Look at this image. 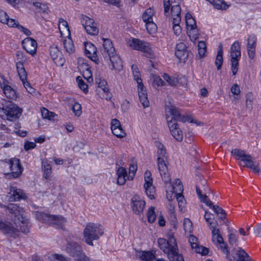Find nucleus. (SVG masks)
<instances>
[{"label": "nucleus", "instance_id": "1", "mask_svg": "<svg viewBox=\"0 0 261 261\" xmlns=\"http://www.w3.org/2000/svg\"><path fill=\"white\" fill-rule=\"evenodd\" d=\"M13 216L14 224L0 220V230L5 233L12 234L17 231L27 233L29 230V220L23 208L16 204L5 206Z\"/></svg>", "mask_w": 261, "mask_h": 261}, {"label": "nucleus", "instance_id": "2", "mask_svg": "<svg viewBox=\"0 0 261 261\" xmlns=\"http://www.w3.org/2000/svg\"><path fill=\"white\" fill-rule=\"evenodd\" d=\"M165 113L167 122L170 130H175L178 129L177 121L182 122H189L194 123L196 125L202 124L201 122L193 119L190 116L181 115L178 109L173 106L166 107Z\"/></svg>", "mask_w": 261, "mask_h": 261}, {"label": "nucleus", "instance_id": "3", "mask_svg": "<svg viewBox=\"0 0 261 261\" xmlns=\"http://www.w3.org/2000/svg\"><path fill=\"white\" fill-rule=\"evenodd\" d=\"M158 244L160 248L170 259L176 257V261H184L183 257L178 253L176 240L172 234L168 236V240L164 238H159Z\"/></svg>", "mask_w": 261, "mask_h": 261}, {"label": "nucleus", "instance_id": "4", "mask_svg": "<svg viewBox=\"0 0 261 261\" xmlns=\"http://www.w3.org/2000/svg\"><path fill=\"white\" fill-rule=\"evenodd\" d=\"M104 228L99 223L88 222L86 223L83 232L85 243L93 246V241H97L103 234Z\"/></svg>", "mask_w": 261, "mask_h": 261}, {"label": "nucleus", "instance_id": "5", "mask_svg": "<svg viewBox=\"0 0 261 261\" xmlns=\"http://www.w3.org/2000/svg\"><path fill=\"white\" fill-rule=\"evenodd\" d=\"M231 154L237 160L241 161L244 167L250 169L254 173L259 174L260 170L259 164L250 154L238 148L232 149Z\"/></svg>", "mask_w": 261, "mask_h": 261}, {"label": "nucleus", "instance_id": "6", "mask_svg": "<svg viewBox=\"0 0 261 261\" xmlns=\"http://www.w3.org/2000/svg\"><path fill=\"white\" fill-rule=\"evenodd\" d=\"M155 145L158 148V165L160 175L165 182L170 180V174L167 167L166 150L164 146L160 142L155 141Z\"/></svg>", "mask_w": 261, "mask_h": 261}, {"label": "nucleus", "instance_id": "7", "mask_svg": "<svg viewBox=\"0 0 261 261\" xmlns=\"http://www.w3.org/2000/svg\"><path fill=\"white\" fill-rule=\"evenodd\" d=\"M132 70L134 79L137 83L138 92L139 99L144 108L149 106V100L147 97V94L141 78V74L138 67L135 65L132 66Z\"/></svg>", "mask_w": 261, "mask_h": 261}, {"label": "nucleus", "instance_id": "8", "mask_svg": "<svg viewBox=\"0 0 261 261\" xmlns=\"http://www.w3.org/2000/svg\"><path fill=\"white\" fill-rule=\"evenodd\" d=\"M21 113V109L11 101H7L0 108V117L10 121L17 119Z\"/></svg>", "mask_w": 261, "mask_h": 261}, {"label": "nucleus", "instance_id": "9", "mask_svg": "<svg viewBox=\"0 0 261 261\" xmlns=\"http://www.w3.org/2000/svg\"><path fill=\"white\" fill-rule=\"evenodd\" d=\"M241 56L240 44L238 41H236L231 45L230 50L231 70L233 75H236L238 72L239 61Z\"/></svg>", "mask_w": 261, "mask_h": 261}, {"label": "nucleus", "instance_id": "10", "mask_svg": "<svg viewBox=\"0 0 261 261\" xmlns=\"http://www.w3.org/2000/svg\"><path fill=\"white\" fill-rule=\"evenodd\" d=\"M36 217L40 221L56 225L57 227H61L66 222V219L60 216L50 215L37 212Z\"/></svg>", "mask_w": 261, "mask_h": 261}, {"label": "nucleus", "instance_id": "11", "mask_svg": "<svg viewBox=\"0 0 261 261\" xmlns=\"http://www.w3.org/2000/svg\"><path fill=\"white\" fill-rule=\"evenodd\" d=\"M128 44L133 49L144 53L147 57L150 58L152 55V50L149 44L147 42L132 38L128 41Z\"/></svg>", "mask_w": 261, "mask_h": 261}, {"label": "nucleus", "instance_id": "12", "mask_svg": "<svg viewBox=\"0 0 261 261\" xmlns=\"http://www.w3.org/2000/svg\"><path fill=\"white\" fill-rule=\"evenodd\" d=\"M212 233V241L219 249H221L223 253L227 255L229 254L227 245L225 243L220 233L219 226L212 227L210 229Z\"/></svg>", "mask_w": 261, "mask_h": 261}, {"label": "nucleus", "instance_id": "13", "mask_svg": "<svg viewBox=\"0 0 261 261\" xmlns=\"http://www.w3.org/2000/svg\"><path fill=\"white\" fill-rule=\"evenodd\" d=\"M104 59L107 63L108 67L111 70L120 71L122 69L123 65L122 60L116 53L104 58Z\"/></svg>", "mask_w": 261, "mask_h": 261}, {"label": "nucleus", "instance_id": "14", "mask_svg": "<svg viewBox=\"0 0 261 261\" xmlns=\"http://www.w3.org/2000/svg\"><path fill=\"white\" fill-rule=\"evenodd\" d=\"M145 205V201L141 196L137 194L133 196L131 199L130 206L135 214L141 215L144 211Z\"/></svg>", "mask_w": 261, "mask_h": 261}, {"label": "nucleus", "instance_id": "15", "mask_svg": "<svg viewBox=\"0 0 261 261\" xmlns=\"http://www.w3.org/2000/svg\"><path fill=\"white\" fill-rule=\"evenodd\" d=\"M144 188L146 195L150 199H154L155 198V191L152 185L153 180L151 177V174L149 171L147 170L144 173Z\"/></svg>", "mask_w": 261, "mask_h": 261}, {"label": "nucleus", "instance_id": "16", "mask_svg": "<svg viewBox=\"0 0 261 261\" xmlns=\"http://www.w3.org/2000/svg\"><path fill=\"white\" fill-rule=\"evenodd\" d=\"M0 87L3 90L4 95L8 99H14L16 98L15 91L11 87L9 82L2 75H0Z\"/></svg>", "mask_w": 261, "mask_h": 261}, {"label": "nucleus", "instance_id": "17", "mask_svg": "<svg viewBox=\"0 0 261 261\" xmlns=\"http://www.w3.org/2000/svg\"><path fill=\"white\" fill-rule=\"evenodd\" d=\"M95 80L98 88L97 92L99 96L101 98L105 99L107 100L110 99L111 94L109 91L106 81L98 77H96Z\"/></svg>", "mask_w": 261, "mask_h": 261}, {"label": "nucleus", "instance_id": "18", "mask_svg": "<svg viewBox=\"0 0 261 261\" xmlns=\"http://www.w3.org/2000/svg\"><path fill=\"white\" fill-rule=\"evenodd\" d=\"M50 56L56 65L58 66H62L65 63V60L63 57L62 52L59 50L57 46H52L50 47Z\"/></svg>", "mask_w": 261, "mask_h": 261}, {"label": "nucleus", "instance_id": "19", "mask_svg": "<svg viewBox=\"0 0 261 261\" xmlns=\"http://www.w3.org/2000/svg\"><path fill=\"white\" fill-rule=\"evenodd\" d=\"M83 27L87 34L91 35H95L98 32V30L94 23V20L86 16L83 15Z\"/></svg>", "mask_w": 261, "mask_h": 261}, {"label": "nucleus", "instance_id": "20", "mask_svg": "<svg viewBox=\"0 0 261 261\" xmlns=\"http://www.w3.org/2000/svg\"><path fill=\"white\" fill-rule=\"evenodd\" d=\"M10 170L11 171V174L14 178L19 177L22 171V168L21 167L19 160L17 159L14 158L11 159L8 163Z\"/></svg>", "mask_w": 261, "mask_h": 261}, {"label": "nucleus", "instance_id": "21", "mask_svg": "<svg viewBox=\"0 0 261 261\" xmlns=\"http://www.w3.org/2000/svg\"><path fill=\"white\" fill-rule=\"evenodd\" d=\"M175 55L181 61L185 62L188 57L187 45L185 42H179L177 43Z\"/></svg>", "mask_w": 261, "mask_h": 261}, {"label": "nucleus", "instance_id": "22", "mask_svg": "<svg viewBox=\"0 0 261 261\" xmlns=\"http://www.w3.org/2000/svg\"><path fill=\"white\" fill-rule=\"evenodd\" d=\"M103 47L101 50L102 57L104 58L116 53L111 39L109 38H102Z\"/></svg>", "mask_w": 261, "mask_h": 261}, {"label": "nucleus", "instance_id": "23", "mask_svg": "<svg viewBox=\"0 0 261 261\" xmlns=\"http://www.w3.org/2000/svg\"><path fill=\"white\" fill-rule=\"evenodd\" d=\"M136 256L143 261H165L163 259H157L152 251H136Z\"/></svg>", "mask_w": 261, "mask_h": 261}, {"label": "nucleus", "instance_id": "24", "mask_svg": "<svg viewBox=\"0 0 261 261\" xmlns=\"http://www.w3.org/2000/svg\"><path fill=\"white\" fill-rule=\"evenodd\" d=\"M23 48L26 51L31 55L36 54L37 44L36 41L33 38L27 37L23 39L22 42Z\"/></svg>", "mask_w": 261, "mask_h": 261}, {"label": "nucleus", "instance_id": "25", "mask_svg": "<svg viewBox=\"0 0 261 261\" xmlns=\"http://www.w3.org/2000/svg\"><path fill=\"white\" fill-rule=\"evenodd\" d=\"M247 45V50L248 57L253 59L255 55V47L256 43V37L254 35H248Z\"/></svg>", "mask_w": 261, "mask_h": 261}, {"label": "nucleus", "instance_id": "26", "mask_svg": "<svg viewBox=\"0 0 261 261\" xmlns=\"http://www.w3.org/2000/svg\"><path fill=\"white\" fill-rule=\"evenodd\" d=\"M84 52L85 55L90 60L95 61L97 60L96 48L91 42H84Z\"/></svg>", "mask_w": 261, "mask_h": 261}, {"label": "nucleus", "instance_id": "27", "mask_svg": "<svg viewBox=\"0 0 261 261\" xmlns=\"http://www.w3.org/2000/svg\"><path fill=\"white\" fill-rule=\"evenodd\" d=\"M81 251V246L75 242H71L67 247V251L73 255L76 259H80Z\"/></svg>", "mask_w": 261, "mask_h": 261}, {"label": "nucleus", "instance_id": "28", "mask_svg": "<svg viewBox=\"0 0 261 261\" xmlns=\"http://www.w3.org/2000/svg\"><path fill=\"white\" fill-rule=\"evenodd\" d=\"M58 28L62 37H69L70 31L67 22L63 18H60L58 21Z\"/></svg>", "mask_w": 261, "mask_h": 261}, {"label": "nucleus", "instance_id": "29", "mask_svg": "<svg viewBox=\"0 0 261 261\" xmlns=\"http://www.w3.org/2000/svg\"><path fill=\"white\" fill-rule=\"evenodd\" d=\"M170 9V16H171L173 20L174 21V22L177 23L178 22H180L181 8L180 5L178 4L172 5L171 9Z\"/></svg>", "mask_w": 261, "mask_h": 261}, {"label": "nucleus", "instance_id": "30", "mask_svg": "<svg viewBox=\"0 0 261 261\" xmlns=\"http://www.w3.org/2000/svg\"><path fill=\"white\" fill-rule=\"evenodd\" d=\"M0 22L6 24L9 27H13L16 23V20L12 18H9L6 12L0 9Z\"/></svg>", "mask_w": 261, "mask_h": 261}, {"label": "nucleus", "instance_id": "31", "mask_svg": "<svg viewBox=\"0 0 261 261\" xmlns=\"http://www.w3.org/2000/svg\"><path fill=\"white\" fill-rule=\"evenodd\" d=\"M116 174L117 176V184L120 186L124 185L126 182V177L127 176L126 169L124 167H119L117 169Z\"/></svg>", "mask_w": 261, "mask_h": 261}, {"label": "nucleus", "instance_id": "32", "mask_svg": "<svg viewBox=\"0 0 261 261\" xmlns=\"http://www.w3.org/2000/svg\"><path fill=\"white\" fill-rule=\"evenodd\" d=\"M170 180H171L170 178ZM170 181V180L167 182L164 181L166 184V197L169 201H171L177 196V194L181 193L180 192H175V189H173L172 186H171V184L169 182Z\"/></svg>", "mask_w": 261, "mask_h": 261}, {"label": "nucleus", "instance_id": "33", "mask_svg": "<svg viewBox=\"0 0 261 261\" xmlns=\"http://www.w3.org/2000/svg\"><path fill=\"white\" fill-rule=\"evenodd\" d=\"M204 217L210 229L212 228V227H215L219 226L217 221L215 219L214 215L210 212L205 211Z\"/></svg>", "mask_w": 261, "mask_h": 261}, {"label": "nucleus", "instance_id": "34", "mask_svg": "<svg viewBox=\"0 0 261 261\" xmlns=\"http://www.w3.org/2000/svg\"><path fill=\"white\" fill-rule=\"evenodd\" d=\"M196 189L197 194L200 200V201L205 203L207 206L211 208L214 205L212 202L208 198L207 196L206 195H203L201 194L199 186H197L196 187Z\"/></svg>", "mask_w": 261, "mask_h": 261}, {"label": "nucleus", "instance_id": "35", "mask_svg": "<svg viewBox=\"0 0 261 261\" xmlns=\"http://www.w3.org/2000/svg\"><path fill=\"white\" fill-rule=\"evenodd\" d=\"M223 47L222 45H220L218 48L217 54L215 63L218 70L220 69L223 63Z\"/></svg>", "mask_w": 261, "mask_h": 261}, {"label": "nucleus", "instance_id": "36", "mask_svg": "<svg viewBox=\"0 0 261 261\" xmlns=\"http://www.w3.org/2000/svg\"><path fill=\"white\" fill-rule=\"evenodd\" d=\"M66 38L63 41V45L66 51L69 54H71L74 51V45L71 40L70 36L65 37Z\"/></svg>", "mask_w": 261, "mask_h": 261}, {"label": "nucleus", "instance_id": "37", "mask_svg": "<svg viewBox=\"0 0 261 261\" xmlns=\"http://www.w3.org/2000/svg\"><path fill=\"white\" fill-rule=\"evenodd\" d=\"M154 14V10L152 8L147 9L142 15V19L144 22L152 21V17Z\"/></svg>", "mask_w": 261, "mask_h": 261}, {"label": "nucleus", "instance_id": "38", "mask_svg": "<svg viewBox=\"0 0 261 261\" xmlns=\"http://www.w3.org/2000/svg\"><path fill=\"white\" fill-rule=\"evenodd\" d=\"M217 10H226L229 6L224 0H213L211 4Z\"/></svg>", "mask_w": 261, "mask_h": 261}, {"label": "nucleus", "instance_id": "39", "mask_svg": "<svg viewBox=\"0 0 261 261\" xmlns=\"http://www.w3.org/2000/svg\"><path fill=\"white\" fill-rule=\"evenodd\" d=\"M10 194L14 200H19L20 199H24L26 197L25 194L20 189H13L10 191Z\"/></svg>", "mask_w": 261, "mask_h": 261}, {"label": "nucleus", "instance_id": "40", "mask_svg": "<svg viewBox=\"0 0 261 261\" xmlns=\"http://www.w3.org/2000/svg\"><path fill=\"white\" fill-rule=\"evenodd\" d=\"M185 20L187 26V29L191 28H194L196 26V22L195 19L189 13H187L185 15Z\"/></svg>", "mask_w": 261, "mask_h": 261}, {"label": "nucleus", "instance_id": "41", "mask_svg": "<svg viewBox=\"0 0 261 261\" xmlns=\"http://www.w3.org/2000/svg\"><path fill=\"white\" fill-rule=\"evenodd\" d=\"M187 34L192 41H195L199 36L198 30L197 27L187 29Z\"/></svg>", "mask_w": 261, "mask_h": 261}, {"label": "nucleus", "instance_id": "42", "mask_svg": "<svg viewBox=\"0 0 261 261\" xmlns=\"http://www.w3.org/2000/svg\"><path fill=\"white\" fill-rule=\"evenodd\" d=\"M41 113L43 118L49 120H54L55 117L56 116L55 113L49 111L45 108H42L41 110Z\"/></svg>", "mask_w": 261, "mask_h": 261}, {"label": "nucleus", "instance_id": "43", "mask_svg": "<svg viewBox=\"0 0 261 261\" xmlns=\"http://www.w3.org/2000/svg\"><path fill=\"white\" fill-rule=\"evenodd\" d=\"M237 255L238 256V261H250V258L248 255L241 248H239L238 250Z\"/></svg>", "mask_w": 261, "mask_h": 261}, {"label": "nucleus", "instance_id": "44", "mask_svg": "<svg viewBox=\"0 0 261 261\" xmlns=\"http://www.w3.org/2000/svg\"><path fill=\"white\" fill-rule=\"evenodd\" d=\"M154 207L153 206H151L148 209L147 217L149 223H153L155 220L156 214L154 211Z\"/></svg>", "mask_w": 261, "mask_h": 261}, {"label": "nucleus", "instance_id": "45", "mask_svg": "<svg viewBox=\"0 0 261 261\" xmlns=\"http://www.w3.org/2000/svg\"><path fill=\"white\" fill-rule=\"evenodd\" d=\"M145 23L146 30L149 34H151L156 32L157 27L156 24L153 21Z\"/></svg>", "mask_w": 261, "mask_h": 261}, {"label": "nucleus", "instance_id": "46", "mask_svg": "<svg viewBox=\"0 0 261 261\" xmlns=\"http://www.w3.org/2000/svg\"><path fill=\"white\" fill-rule=\"evenodd\" d=\"M137 170V162L135 158H132L130 160L129 167V173L130 174H132L134 176Z\"/></svg>", "mask_w": 261, "mask_h": 261}, {"label": "nucleus", "instance_id": "47", "mask_svg": "<svg viewBox=\"0 0 261 261\" xmlns=\"http://www.w3.org/2000/svg\"><path fill=\"white\" fill-rule=\"evenodd\" d=\"M52 261H69V258L60 254H51L49 256Z\"/></svg>", "mask_w": 261, "mask_h": 261}, {"label": "nucleus", "instance_id": "48", "mask_svg": "<svg viewBox=\"0 0 261 261\" xmlns=\"http://www.w3.org/2000/svg\"><path fill=\"white\" fill-rule=\"evenodd\" d=\"M183 226L185 232L191 233L192 231V223L189 218H185L184 220Z\"/></svg>", "mask_w": 261, "mask_h": 261}, {"label": "nucleus", "instance_id": "49", "mask_svg": "<svg viewBox=\"0 0 261 261\" xmlns=\"http://www.w3.org/2000/svg\"><path fill=\"white\" fill-rule=\"evenodd\" d=\"M211 208L214 210L221 219L223 220L225 219L226 214L222 208L218 205H214Z\"/></svg>", "mask_w": 261, "mask_h": 261}, {"label": "nucleus", "instance_id": "50", "mask_svg": "<svg viewBox=\"0 0 261 261\" xmlns=\"http://www.w3.org/2000/svg\"><path fill=\"white\" fill-rule=\"evenodd\" d=\"M163 77L168 84L171 86H175L178 82L177 78L173 76H170L166 73H164Z\"/></svg>", "mask_w": 261, "mask_h": 261}, {"label": "nucleus", "instance_id": "51", "mask_svg": "<svg viewBox=\"0 0 261 261\" xmlns=\"http://www.w3.org/2000/svg\"><path fill=\"white\" fill-rule=\"evenodd\" d=\"M171 186H172L173 189H175V192H180V193L183 191V187L181 185V182L179 179H175L173 185Z\"/></svg>", "mask_w": 261, "mask_h": 261}, {"label": "nucleus", "instance_id": "52", "mask_svg": "<svg viewBox=\"0 0 261 261\" xmlns=\"http://www.w3.org/2000/svg\"><path fill=\"white\" fill-rule=\"evenodd\" d=\"M51 173V166L48 164L43 163V176L47 179L50 177Z\"/></svg>", "mask_w": 261, "mask_h": 261}, {"label": "nucleus", "instance_id": "53", "mask_svg": "<svg viewBox=\"0 0 261 261\" xmlns=\"http://www.w3.org/2000/svg\"><path fill=\"white\" fill-rule=\"evenodd\" d=\"M152 79L153 80L152 82V86L154 88L158 87L159 86H162L163 83H164L163 81L160 77V76L156 75H152Z\"/></svg>", "mask_w": 261, "mask_h": 261}, {"label": "nucleus", "instance_id": "54", "mask_svg": "<svg viewBox=\"0 0 261 261\" xmlns=\"http://www.w3.org/2000/svg\"><path fill=\"white\" fill-rule=\"evenodd\" d=\"M111 130H114L116 129H119V130H123L119 121L116 119H113L112 120L111 123Z\"/></svg>", "mask_w": 261, "mask_h": 261}, {"label": "nucleus", "instance_id": "55", "mask_svg": "<svg viewBox=\"0 0 261 261\" xmlns=\"http://www.w3.org/2000/svg\"><path fill=\"white\" fill-rule=\"evenodd\" d=\"M193 250H194L196 252L201 254L202 255H205L208 253V249L207 248L202 246H198V245L196 247L194 248Z\"/></svg>", "mask_w": 261, "mask_h": 261}, {"label": "nucleus", "instance_id": "56", "mask_svg": "<svg viewBox=\"0 0 261 261\" xmlns=\"http://www.w3.org/2000/svg\"><path fill=\"white\" fill-rule=\"evenodd\" d=\"M16 24L14 25V26L12 28H17L19 31H20L21 32L23 33L25 35L27 36H30L31 35V31L28 29L27 28H25L22 25H20L18 22L17 20H16Z\"/></svg>", "mask_w": 261, "mask_h": 261}, {"label": "nucleus", "instance_id": "57", "mask_svg": "<svg viewBox=\"0 0 261 261\" xmlns=\"http://www.w3.org/2000/svg\"><path fill=\"white\" fill-rule=\"evenodd\" d=\"M81 106L78 102H75L72 107L73 112L75 116H80L82 114Z\"/></svg>", "mask_w": 261, "mask_h": 261}, {"label": "nucleus", "instance_id": "58", "mask_svg": "<svg viewBox=\"0 0 261 261\" xmlns=\"http://www.w3.org/2000/svg\"><path fill=\"white\" fill-rule=\"evenodd\" d=\"M163 5L164 8V13L167 17L170 16V0H164Z\"/></svg>", "mask_w": 261, "mask_h": 261}, {"label": "nucleus", "instance_id": "59", "mask_svg": "<svg viewBox=\"0 0 261 261\" xmlns=\"http://www.w3.org/2000/svg\"><path fill=\"white\" fill-rule=\"evenodd\" d=\"M83 77L86 79L87 82L89 83H91L93 81L91 72L88 68L86 69L85 71L83 72Z\"/></svg>", "mask_w": 261, "mask_h": 261}, {"label": "nucleus", "instance_id": "60", "mask_svg": "<svg viewBox=\"0 0 261 261\" xmlns=\"http://www.w3.org/2000/svg\"><path fill=\"white\" fill-rule=\"evenodd\" d=\"M173 30L175 35L178 36L179 35L181 32V29L180 26L179 25L180 22H178L177 23H175L174 21L173 20Z\"/></svg>", "mask_w": 261, "mask_h": 261}, {"label": "nucleus", "instance_id": "61", "mask_svg": "<svg viewBox=\"0 0 261 261\" xmlns=\"http://www.w3.org/2000/svg\"><path fill=\"white\" fill-rule=\"evenodd\" d=\"M189 242L191 245V248L193 249L194 248L196 247L198 244L197 238L193 236L190 235L189 237Z\"/></svg>", "mask_w": 261, "mask_h": 261}, {"label": "nucleus", "instance_id": "62", "mask_svg": "<svg viewBox=\"0 0 261 261\" xmlns=\"http://www.w3.org/2000/svg\"><path fill=\"white\" fill-rule=\"evenodd\" d=\"M173 137L177 141H181L183 139L182 132H171Z\"/></svg>", "mask_w": 261, "mask_h": 261}, {"label": "nucleus", "instance_id": "63", "mask_svg": "<svg viewBox=\"0 0 261 261\" xmlns=\"http://www.w3.org/2000/svg\"><path fill=\"white\" fill-rule=\"evenodd\" d=\"M228 240L229 244L231 245H237L238 242L237 236L232 233L228 235Z\"/></svg>", "mask_w": 261, "mask_h": 261}, {"label": "nucleus", "instance_id": "64", "mask_svg": "<svg viewBox=\"0 0 261 261\" xmlns=\"http://www.w3.org/2000/svg\"><path fill=\"white\" fill-rule=\"evenodd\" d=\"M253 232L256 236L261 238V223L257 224L254 226Z\"/></svg>", "mask_w": 261, "mask_h": 261}]
</instances>
